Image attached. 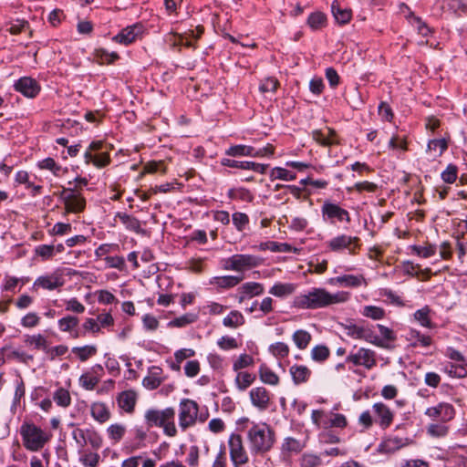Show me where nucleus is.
Wrapping results in <instances>:
<instances>
[{"label": "nucleus", "instance_id": "52", "mask_svg": "<svg viewBox=\"0 0 467 467\" xmlns=\"http://www.w3.org/2000/svg\"><path fill=\"white\" fill-rule=\"evenodd\" d=\"M327 17L322 12H314L307 18V25L312 30H319L326 26Z\"/></svg>", "mask_w": 467, "mask_h": 467}, {"label": "nucleus", "instance_id": "8", "mask_svg": "<svg viewBox=\"0 0 467 467\" xmlns=\"http://www.w3.org/2000/svg\"><path fill=\"white\" fill-rule=\"evenodd\" d=\"M230 459L234 467L244 465L249 461L248 453L244 446L240 434L232 433L228 439Z\"/></svg>", "mask_w": 467, "mask_h": 467}, {"label": "nucleus", "instance_id": "63", "mask_svg": "<svg viewBox=\"0 0 467 467\" xmlns=\"http://www.w3.org/2000/svg\"><path fill=\"white\" fill-rule=\"evenodd\" d=\"M449 428L443 424L432 423L427 428V432L431 437H444L448 434Z\"/></svg>", "mask_w": 467, "mask_h": 467}, {"label": "nucleus", "instance_id": "6", "mask_svg": "<svg viewBox=\"0 0 467 467\" xmlns=\"http://www.w3.org/2000/svg\"><path fill=\"white\" fill-rule=\"evenodd\" d=\"M199 405L195 400L182 399L179 404V427L182 431L193 427L198 421Z\"/></svg>", "mask_w": 467, "mask_h": 467}, {"label": "nucleus", "instance_id": "28", "mask_svg": "<svg viewBox=\"0 0 467 467\" xmlns=\"http://www.w3.org/2000/svg\"><path fill=\"white\" fill-rule=\"evenodd\" d=\"M137 401L136 392L133 390H125L119 394L117 402L119 407L127 413H131L134 410Z\"/></svg>", "mask_w": 467, "mask_h": 467}, {"label": "nucleus", "instance_id": "45", "mask_svg": "<svg viewBox=\"0 0 467 467\" xmlns=\"http://www.w3.org/2000/svg\"><path fill=\"white\" fill-rule=\"evenodd\" d=\"M126 433V426L121 423H114L108 427L107 434L114 443H118L122 440Z\"/></svg>", "mask_w": 467, "mask_h": 467}, {"label": "nucleus", "instance_id": "35", "mask_svg": "<svg viewBox=\"0 0 467 467\" xmlns=\"http://www.w3.org/2000/svg\"><path fill=\"white\" fill-rule=\"evenodd\" d=\"M265 288L261 283L257 282H247L243 284L239 287V292L243 296H241V300H243L245 296L253 297L256 296H260L264 293Z\"/></svg>", "mask_w": 467, "mask_h": 467}, {"label": "nucleus", "instance_id": "20", "mask_svg": "<svg viewBox=\"0 0 467 467\" xmlns=\"http://www.w3.org/2000/svg\"><path fill=\"white\" fill-rule=\"evenodd\" d=\"M14 87L16 91L31 99L35 98L40 91V85L36 79L29 77L20 78Z\"/></svg>", "mask_w": 467, "mask_h": 467}, {"label": "nucleus", "instance_id": "31", "mask_svg": "<svg viewBox=\"0 0 467 467\" xmlns=\"http://www.w3.org/2000/svg\"><path fill=\"white\" fill-rule=\"evenodd\" d=\"M407 340L411 347H429L431 345L432 339L430 336L421 334L416 329H410L406 336Z\"/></svg>", "mask_w": 467, "mask_h": 467}, {"label": "nucleus", "instance_id": "23", "mask_svg": "<svg viewBox=\"0 0 467 467\" xmlns=\"http://www.w3.org/2000/svg\"><path fill=\"white\" fill-rule=\"evenodd\" d=\"M2 353H5L7 361H16L27 365L34 360L33 355L11 345L2 347Z\"/></svg>", "mask_w": 467, "mask_h": 467}, {"label": "nucleus", "instance_id": "15", "mask_svg": "<svg viewBox=\"0 0 467 467\" xmlns=\"http://www.w3.org/2000/svg\"><path fill=\"white\" fill-rule=\"evenodd\" d=\"M424 413L431 420L448 422L454 418L455 409L451 403L441 402L436 406L428 408Z\"/></svg>", "mask_w": 467, "mask_h": 467}, {"label": "nucleus", "instance_id": "58", "mask_svg": "<svg viewBox=\"0 0 467 467\" xmlns=\"http://www.w3.org/2000/svg\"><path fill=\"white\" fill-rule=\"evenodd\" d=\"M362 315L373 320H380L385 317V311L379 306H366L363 308Z\"/></svg>", "mask_w": 467, "mask_h": 467}, {"label": "nucleus", "instance_id": "40", "mask_svg": "<svg viewBox=\"0 0 467 467\" xmlns=\"http://www.w3.org/2000/svg\"><path fill=\"white\" fill-rule=\"evenodd\" d=\"M467 363H447L443 371L451 378H465L467 376Z\"/></svg>", "mask_w": 467, "mask_h": 467}, {"label": "nucleus", "instance_id": "19", "mask_svg": "<svg viewBox=\"0 0 467 467\" xmlns=\"http://www.w3.org/2000/svg\"><path fill=\"white\" fill-rule=\"evenodd\" d=\"M306 447V441L293 437H285L281 444V457L284 460L289 459L294 454L300 453Z\"/></svg>", "mask_w": 467, "mask_h": 467}, {"label": "nucleus", "instance_id": "2", "mask_svg": "<svg viewBox=\"0 0 467 467\" xmlns=\"http://www.w3.org/2000/svg\"><path fill=\"white\" fill-rule=\"evenodd\" d=\"M247 441L252 453L264 454L269 451L275 443V431L265 423L252 422L247 431Z\"/></svg>", "mask_w": 467, "mask_h": 467}, {"label": "nucleus", "instance_id": "10", "mask_svg": "<svg viewBox=\"0 0 467 467\" xmlns=\"http://www.w3.org/2000/svg\"><path fill=\"white\" fill-rule=\"evenodd\" d=\"M327 248L332 252L348 250L349 254H356L357 249L360 247V240L357 236L338 234L327 243Z\"/></svg>", "mask_w": 467, "mask_h": 467}, {"label": "nucleus", "instance_id": "11", "mask_svg": "<svg viewBox=\"0 0 467 467\" xmlns=\"http://www.w3.org/2000/svg\"><path fill=\"white\" fill-rule=\"evenodd\" d=\"M346 362L369 370L377 365L376 352L369 348H359L348 355Z\"/></svg>", "mask_w": 467, "mask_h": 467}, {"label": "nucleus", "instance_id": "46", "mask_svg": "<svg viewBox=\"0 0 467 467\" xmlns=\"http://www.w3.org/2000/svg\"><path fill=\"white\" fill-rule=\"evenodd\" d=\"M448 143L445 139L431 140L427 146V151L434 157H440L447 150Z\"/></svg>", "mask_w": 467, "mask_h": 467}, {"label": "nucleus", "instance_id": "22", "mask_svg": "<svg viewBox=\"0 0 467 467\" xmlns=\"http://www.w3.org/2000/svg\"><path fill=\"white\" fill-rule=\"evenodd\" d=\"M221 164L224 167L237 168L241 170L254 171L257 173L264 174L268 167L267 164H261L254 161H241L228 158H223Z\"/></svg>", "mask_w": 467, "mask_h": 467}, {"label": "nucleus", "instance_id": "13", "mask_svg": "<svg viewBox=\"0 0 467 467\" xmlns=\"http://www.w3.org/2000/svg\"><path fill=\"white\" fill-rule=\"evenodd\" d=\"M322 219L326 223H335L336 222L350 223L349 213L338 204L325 201L321 207Z\"/></svg>", "mask_w": 467, "mask_h": 467}, {"label": "nucleus", "instance_id": "14", "mask_svg": "<svg viewBox=\"0 0 467 467\" xmlns=\"http://www.w3.org/2000/svg\"><path fill=\"white\" fill-rule=\"evenodd\" d=\"M411 443L412 440L408 437L389 435L382 439L380 443L378 445L377 451L381 454H393Z\"/></svg>", "mask_w": 467, "mask_h": 467}, {"label": "nucleus", "instance_id": "34", "mask_svg": "<svg viewBox=\"0 0 467 467\" xmlns=\"http://www.w3.org/2000/svg\"><path fill=\"white\" fill-rule=\"evenodd\" d=\"M24 342L26 346L31 347L34 349L47 350L48 342L47 337L42 334L25 335Z\"/></svg>", "mask_w": 467, "mask_h": 467}, {"label": "nucleus", "instance_id": "47", "mask_svg": "<svg viewBox=\"0 0 467 467\" xmlns=\"http://www.w3.org/2000/svg\"><path fill=\"white\" fill-rule=\"evenodd\" d=\"M72 352L82 361H86L91 357L95 356L98 352V348L94 345H86L83 347H74Z\"/></svg>", "mask_w": 467, "mask_h": 467}, {"label": "nucleus", "instance_id": "37", "mask_svg": "<svg viewBox=\"0 0 467 467\" xmlns=\"http://www.w3.org/2000/svg\"><path fill=\"white\" fill-rule=\"evenodd\" d=\"M37 166L41 170L50 171L57 177H60L67 171V168L58 165L52 158H46L38 161Z\"/></svg>", "mask_w": 467, "mask_h": 467}, {"label": "nucleus", "instance_id": "36", "mask_svg": "<svg viewBox=\"0 0 467 467\" xmlns=\"http://www.w3.org/2000/svg\"><path fill=\"white\" fill-rule=\"evenodd\" d=\"M243 280L242 276L224 275L215 276L211 280V284L220 288H232L237 285Z\"/></svg>", "mask_w": 467, "mask_h": 467}, {"label": "nucleus", "instance_id": "42", "mask_svg": "<svg viewBox=\"0 0 467 467\" xmlns=\"http://www.w3.org/2000/svg\"><path fill=\"white\" fill-rule=\"evenodd\" d=\"M431 309L429 306H424L418 309L414 314V319L422 327L427 328H433L435 325L432 323L430 317Z\"/></svg>", "mask_w": 467, "mask_h": 467}, {"label": "nucleus", "instance_id": "59", "mask_svg": "<svg viewBox=\"0 0 467 467\" xmlns=\"http://www.w3.org/2000/svg\"><path fill=\"white\" fill-rule=\"evenodd\" d=\"M330 351L327 347L318 345L312 348L311 358L317 362H323L329 357Z\"/></svg>", "mask_w": 467, "mask_h": 467}, {"label": "nucleus", "instance_id": "50", "mask_svg": "<svg viewBox=\"0 0 467 467\" xmlns=\"http://www.w3.org/2000/svg\"><path fill=\"white\" fill-rule=\"evenodd\" d=\"M292 339L299 349H305L311 341V335L306 330L299 329L293 334Z\"/></svg>", "mask_w": 467, "mask_h": 467}, {"label": "nucleus", "instance_id": "39", "mask_svg": "<svg viewBox=\"0 0 467 467\" xmlns=\"http://www.w3.org/2000/svg\"><path fill=\"white\" fill-rule=\"evenodd\" d=\"M296 285L291 283H275L269 290V293L276 297H285L294 293Z\"/></svg>", "mask_w": 467, "mask_h": 467}, {"label": "nucleus", "instance_id": "33", "mask_svg": "<svg viewBox=\"0 0 467 467\" xmlns=\"http://www.w3.org/2000/svg\"><path fill=\"white\" fill-rule=\"evenodd\" d=\"M331 10L336 21L340 25L348 23L352 17L351 10L347 7H342L337 1L332 3Z\"/></svg>", "mask_w": 467, "mask_h": 467}, {"label": "nucleus", "instance_id": "61", "mask_svg": "<svg viewBox=\"0 0 467 467\" xmlns=\"http://www.w3.org/2000/svg\"><path fill=\"white\" fill-rule=\"evenodd\" d=\"M321 458L312 453H305L300 458L301 467H317L321 464Z\"/></svg>", "mask_w": 467, "mask_h": 467}, {"label": "nucleus", "instance_id": "9", "mask_svg": "<svg viewBox=\"0 0 467 467\" xmlns=\"http://www.w3.org/2000/svg\"><path fill=\"white\" fill-rule=\"evenodd\" d=\"M57 195L63 202L67 213H78L85 210V198L74 189L63 188Z\"/></svg>", "mask_w": 467, "mask_h": 467}, {"label": "nucleus", "instance_id": "62", "mask_svg": "<svg viewBox=\"0 0 467 467\" xmlns=\"http://www.w3.org/2000/svg\"><path fill=\"white\" fill-rule=\"evenodd\" d=\"M278 85H279V82L275 78H273V77L265 78V79H263L261 81V84L259 86V90L262 93H266V92L274 93L276 91Z\"/></svg>", "mask_w": 467, "mask_h": 467}, {"label": "nucleus", "instance_id": "38", "mask_svg": "<svg viewBox=\"0 0 467 467\" xmlns=\"http://www.w3.org/2000/svg\"><path fill=\"white\" fill-rule=\"evenodd\" d=\"M236 377L234 379L236 388L240 391H244L247 389L255 380V375L247 371H238L236 372Z\"/></svg>", "mask_w": 467, "mask_h": 467}, {"label": "nucleus", "instance_id": "3", "mask_svg": "<svg viewBox=\"0 0 467 467\" xmlns=\"http://www.w3.org/2000/svg\"><path fill=\"white\" fill-rule=\"evenodd\" d=\"M24 447L30 451H38L51 440L52 434L33 422L25 421L20 427Z\"/></svg>", "mask_w": 467, "mask_h": 467}, {"label": "nucleus", "instance_id": "32", "mask_svg": "<svg viewBox=\"0 0 467 467\" xmlns=\"http://www.w3.org/2000/svg\"><path fill=\"white\" fill-rule=\"evenodd\" d=\"M289 372L296 385L306 383L312 374L311 370L303 365H293Z\"/></svg>", "mask_w": 467, "mask_h": 467}, {"label": "nucleus", "instance_id": "4", "mask_svg": "<svg viewBox=\"0 0 467 467\" xmlns=\"http://www.w3.org/2000/svg\"><path fill=\"white\" fill-rule=\"evenodd\" d=\"M144 419L149 428L159 427L163 430L167 436H176L177 428L175 425V410L173 408L169 407L163 410L150 409L146 410Z\"/></svg>", "mask_w": 467, "mask_h": 467}, {"label": "nucleus", "instance_id": "18", "mask_svg": "<svg viewBox=\"0 0 467 467\" xmlns=\"http://www.w3.org/2000/svg\"><path fill=\"white\" fill-rule=\"evenodd\" d=\"M251 403L260 411H265L269 408L271 402V394L264 387L253 388L249 392Z\"/></svg>", "mask_w": 467, "mask_h": 467}, {"label": "nucleus", "instance_id": "51", "mask_svg": "<svg viewBox=\"0 0 467 467\" xmlns=\"http://www.w3.org/2000/svg\"><path fill=\"white\" fill-rule=\"evenodd\" d=\"M53 400L57 406L67 408L71 404L70 393L64 388H58L53 394Z\"/></svg>", "mask_w": 467, "mask_h": 467}, {"label": "nucleus", "instance_id": "21", "mask_svg": "<svg viewBox=\"0 0 467 467\" xmlns=\"http://www.w3.org/2000/svg\"><path fill=\"white\" fill-rule=\"evenodd\" d=\"M143 32V26L140 23H136L123 28L113 40L123 45H129L136 40Z\"/></svg>", "mask_w": 467, "mask_h": 467}, {"label": "nucleus", "instance_id": "54", "mask_svg": "<svg viewBox=\"0 0 467 467\" xmlns=\"http://www.w3.org/2000/svg\"><path fill=\"white\" fill-rule=\"evenodd\" d=\"M119 57L116 52H109L104 48H99L95 51V58L100 64H111Z\"/></svg>", "mask_w": 467, "mask_h": 467}, {"label": "nucleus", "instance_id": "49", "mask_svg": "<svg viewBox=\"0 0 467 467\" xmlns=\"http://www.w3.org/2000/svg\"><path fill=\"white\" fill-rule=\"evenodd\" d=\"M270 178L272 181L275 180H283L286 182L294 181L296 178L295 172L290 171L285 168L275 167L272 169L270 172Z\"/></svg>", "mask_w": 467, "mask_h": 467}, {"label": "nucleus", "instance_id": "1", "mask_svg": "<svg viewBox=\"0 0 467 467\" xmlns=\"http://www.w3.org/2000/svg\"><path fill=\"white\" fill-rule=\"evenodd\" d=\"M348 298L349 294L345 291L332 294L325 288L313 287L306 293L296 296L294 298V306L300 309H318L344 303Z\"/></svg>", "mask_w": 467, "mask_h": 467}, {"label": "nucleus", "instance_id": "16", "mask_svg": "<svg viewBox=\"0 0 467 467\" xmlns=\"http://www.w3.org/2000/svg\"><path fill=\"white\" fill-rule=\"evenodd\" d=\"M372 412L375 418V422L378 423L382 430L388 429L392 424L394 413L389 407L383 402L374 403L372 406Z\"/></svg>", "mask_w": 467, "mask_h": 467}, {"label": "nucleus", "instance_id": "12", "mask_svg": "<svg viewBox=\"0 0 467 467\" xmlns=\"http://www.w3.org/2000/svg\"><path fill=\"white\" fill-rule=\"evenodd\" d=\"M345 330L347 336L352 338L365 340L366 342L373 344L377 347L386 348V344H384L383 340L376 336L368 327L350 324L346 326Z\"/></svg>", "mask_w": 467, "mask_h": 467}, {"label": "nucleus", "instance_id": "24", "mask_svg": "<svg viewBox=\"0 0 467 467\" xmlns=\"http://www.w3.org/2000/svg\"><path fill=\"white\" fill-rule=\"evenodd\" d=\"M328 283L332 285H340L344 287H358L362 285H367V281L362 275H344L330 278Z\"/></svg>", "mask_w": 467, "mask_h": 467}, {"label": "nucleus", "instance_id": "5", "mask_svg": "<svg viewBox=\"0 0 467 467\" xmlns=\"http://www.w3.org/2000/svg\"><path fill=\"white\" fill-rule=\"evenodd\" d=\"M262 257L249 254H236L223 260L224 270L245 272L263 264Z\"/></svg>", "mask_w": 467, "mask_h": 467}, {"label": "nucleus", "instance_id": "48", "mask_svg": "<svg viewBox=\"0 0 467 467\" xmlns=\"http://www.w3.org/2000/svg\"><path fill=\"white\" fill-rule=\"evenodd\" d=\"M330 413H327L321 410H314L311 413L312 422L317 428L328 429Z\"/></svg>", "mask_w": 467, "mask_h": 467}, {"label": "nucleus", "instance_id": "25", "mask_svg": "<svg viewBox=\"0 0 467 467\" xmlns=\"http://www.w3.org/2000/svg\"><path fill=\"white\" fill-rule=\"evenodd\" d=\"M165 379L163 371L160 367L152 366L149 368L148 375L143 379L142 385L150 390L157 389Z\"/></svg>", "mask_w": 467, "mask_h": 467}, {"label": "nucleus", "instance_id": "17", "mask_svg": "<svg viewBox=\"0 0 467 467\" xmlns=\"http://www.w3.org/2000/svg\"><path fill=\"white\" fill-rule=\"evenodd\" d=\"M64 283L63 275L58 271H55L52 274L38 276L33 284V288L55 290L61 287Z\"/></svg>", "mask_w": 467, "mask_h": 467}, {"label": "nucleus", "instance_id": "57", "mask_svg": "<svg viewBox=\"0 0 467 467\" xmlns=\"http://www.w3.org/2000/svg\"><path fill=\"white\" fill-rule=\"evenodd\" d=\"M41 317L36 312H28L20 320V325L25 328H33L40 324Z\"/></svg>", "mask_w": 467, "mask_h": 467}, {"label": "nucleus", "instance_id": "53", "mask_svg": "<svg viewBox=\"0 0 467 467\" xmlns=\"http://www.w3.org/2000/svg\"><path fill=\"white\" fill-rule=\"evenodd\" d=\"M254 363V359L249 354H241L233 363V369L235 372L241 371L244 368L252 367Z\"/></svg>", "mask_w": 467, "mask_h": 467}, {"label": "nucleus", "instance_id": "64", "mask_svg": "<svg viewBox=\"0 0 467 467\" xmlns=\"http://www.w3.org/2000/svg\"><path fill=\"white\" fill-rule=\"evenodd\" d=\"M99 455L97 452H84L80 461L85 467H97L99 462Z\"/></svg>", "mask_w": 467, "mask_h": 467}, {"label": "nucleus", "instance_id": "44", "mask_svg": "<svg viewBox=\"0 0 467 467\" xmlns=\"http://www.w3.org/2000/svg\"><path fill=\"white\" fill-rule=\"evenodd\" d=\"M244 317L242 313L237 310L231 311L223 320V326L229 328H236L244 325Z\"/></svg>", "mask_w": 467, "mask_h": 467}, {"label": "nucleus", "instance_id": "27", "mask_svg": "<svg viewBox=\"0 0 467 467\" xmlns=\"http://www.w3.org/2000/svg\"><path fill=\"white\" fill-rule=\"evenodd\" d=\"M313 139L323 146H331L338 143L336 131L330 128L315 130L312 132Z\"/></svg>", "mask_w": 467, "mask_h": 467}, {"label": "nucleus", "instance_id": "60", "mask_svg": "<svg viewBox=\"0 0 467 467\" xmlns=\"http://www.w3.org/2000/svg\"><path fill=\"white\" fill-rule=\"evenodd\" d=\"M197 320V315L192 313H187L185 315H182L170 322L171 326L177 327H182L189 324H192Z\"/></svg>", "mask_w": 467, "mask_h": 467}, {"label": "nucleus", "instance_id": "7", "mask_svg": "<svg viewBox=\"0 0 467 467\" xmlns=\"http://www.w3.org/2000/svg\"><path fill=\"white\" fill-rule=\"evenodd\" d=\"M71 435L79 451H83L88 444L95 450L101 448L103 444L102 437L93 428H75Z\"/></svg>", "mask_w": 467, "mask_h": 467}, {"label": "nucleus", "instance_id": "26", "mask_svg": "<svg viewBox=\"0 0 467 467\" xmlns=\"http://www.w3.org/2000/svg\"><path fill=\"white\" fill-rule=\"evenodd\" d=\"M78 324L79 319L75 316H66L57 321L59 330L69 333L73 338H78L81 336L78 329Z\"/></svg>", "mask_w": 467, "mask_h": 467}, {"label": "nucleus", "instance_id": "43", "mask_svg": "<svg viewBox=\"0 0 467 467\" xmlns=\"http://www.w3.org/2000/svg\"><path fill=\"white\" fill-rule=\"evenodd\" d=\"M225 154L232 157H254V147L248 145H233L225 150Z\"/></svg>", "mask_w": 467, "mask_h": 467}, {"label": "nucleus", "instance_id": "29", "mask_svg": "<svg viewBox=\"0 0 467 467\" xmlns=\"http://www.w3.org/2000/svg\"><path fill=\"white\" fill-rule=\"evenodd\" d=\"M116 217L119 219L127 230L139 234H146V231L141 227V223L136 217L125 213H118Z\"/></svg>", "mask_w": 467, "mask_h": 467}, {"label": "nucleus", "instance_id": "41", "mask_svg": "<svg viewBox=\"0 0 467 467\" xmlns=\"http://www.w3.org/2000/svg\"><path fill=\"white\" fill-rule=\"evenodd\" d=\"M258 373L260 379L265 384L276 386L279 383V377L265 364L260 366Z\"/></svg>", "mask_w": 467, "mask_h": 467}, {"label": "nucleus", "instance_id": "55", "mask_svg": "<svg viewBox=\"0 0 467 467\" xmlns=\"http://www.w3.org/2000/svg\"><path fill=\"white\" fill-rule=\"evenodd\" d=\"M99 382V378L89 372L83 373L79 378V385L87 390L94 389Z\"/></svg>", "mask_w": 467, "mask_h": 467}, {"label": "nucleus", "instance_id": "30", "mask_svg": "<svg viewBox=\"0 0 467 467\" xmlns=\"http://www.w3.org/2000/svg\"><path fill=\"white\" fill-rule=\"evenodd\" d=\"M90 413L92 418L99 423H105L111 416L109 409L103 402L92 403L90 406Z\"/></svg>", "mask_w": 467, "mask_h": 467}, {"label": "nucleus", "instance_id": "56", "mask_svg": "<svg viewBox=\"0 0 467 467\" xmlns=\"http://www.w3.org/2000/svg\"><path fill=\"white\" fill-rule=\"evenodd\" d=\"M269 351L276 358L281 359L286 358L289 355V347L284 342H276L270 345Z\"/></svg>", "mask_w": 467, "mask_h": 467}]
</instances>
